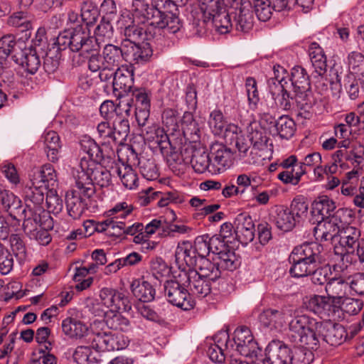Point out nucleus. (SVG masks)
Wrapping results in <instances>:
<instances>
[{"label": "nucleus", "instance_id": "obj_1", "mask_svg": "<svg viewBox=\"0 0 364 364\" xmlns=\"http://www.w3.org/2000/svg\"><path fill=\"white\" fill-rule=\"evenodd\" d=\"M221 271L208 259H199L197 269L180 273L181 281L191 295L204 298L210 293L211 282L220 277Z\"/></svg>", "mask_w": 364, "mask_h": 364}, {"label": "nucleus", "instance_id": "obj_2", "mask_svg": "<svg viewBox=\"0 0 364 364\" xmlns=\"http://www.w3.org/2000/svg\"><path fill=\"white\" fill-rule=\"evenodd\" d=\"M132 6L133 21L137 24L164 29L171 33H175L181 28L178 18L169 16L152 1L149 5L145 0H133Z\"/></svg>", "mask_w": 364, "mask_h": 364}, {"label": "nucleus", "instance_id": "obj_3", "mask_svg": "<svg viewBox=\"0 0 364 364\" xmlns=\"http://www.w3.org/2000/svg\"><path fill=\"white\" fill-rule=\"evenodd\" d=\"M360 230L348 223L341 230L338 243L334 247L335 259L341 263V269H346L358 261L364 262V238H360Z\"/></svg>", "mask_w": 364, "mask_h": 364}, {"label": "nucleus", "instance_id": "obj_4", "mask_svg": "<svg viewBox=\"0 0 364 364\" xmlns=\"http://www.w3.org/2000/svg\"><path fill=\"white\" fill-rule=\"evenodd\" d=\"M323 246L317 242L304 243L294 248L289 255V269L294 277H306L324 261Z\"/></svg>", "mask_w": 364, "mask_h": 364}, {"label": "nucleus", "instance_id": "obj_5", "mask_svg": "<svg viewBox=\"0 0 364 364\" xmlns=\"http://www.w3.org/2000/svg\"><path fill=\"white\" fill-rule=\"evenodd\" d=\"M75 178L77 185L87 198L95 194V184L103 188L112 183L110 172L93 160H87L85 156L80 159Z\"/></svg>", "mask_w": 364, "mask_h": 364}, {"label": "nucleus", "instance_id": "obj_6", "mask_svg": "<svg viewBox=\"0 0 364 364\" xmlns=\"http://www.w3.org/2000/svg\"><path fill=\"white\" fill-rule=\"evenodd\" d=\"M219 338V342L220 340L225 342V347L228 353L235 352L240 355L253 358H257L261 352L250 329L246 326L237 328L233 333L232 340L226 332H220Z\"/></svg>", "mask_w": 364, "mask_h": 364}, {"label": "nucleus", "instance_id": "obj_7", "mask_svg": "<svg viewBox=\"0 0 364 364\" xmlns=\"http://www.w3.org/2000/svg\"><path fill=\"white\" fill-rule=\"evenodd\" d=\"M105 322L95 320L91 323L90 343L92 348L99 351H112L124 349L129 340L124 335L119 333L105 331Z\"/></svg>", "mask_w": 364, "mask_h": 364}, {"label": "nucleus", "instance_id": "obj_8", "mask_svg": "<svg viewBox=\"0 0 364 364\" xmlns=\"http://www.w3.org/2000/svg\"><path fill=\"white\" fill-rule=\"evenodd\" d=\"M100 301L92 304V313L95 316H104L107 314L101 306L109 309V312L123 311L128 312L132 309L131 302L127 296L117 289L104 287L100 291Z\"/></svg>", "mask_w": 364, "mask_h": 364}, {"label": "nucleus", "instance_id": "obj_9", "mask_svg": "<svg viewBox=\"0 0 364 364\" xmlns=\"http://www.w3.org/2000/svg\"><path fill=\"white\" fill-rule=\"evenodd\" d=\"M346 213L347 210L339 208L331 217L321 220L316 219L314 221V223H317V225L314 228L316 238L328 241L339 235L341 230L347 223Z\"/></svg>", "mask_w": 364, "mask_h": 364}, {"label": "nucleus", "instance_id": "obj_10", "mask_svg": "<svg viewBox=\"0 0 364 364\" xmlns=\"http://www.w3.org/2000/svg\"><path fill=\"white\" fill-rule=\"evenodd\" d=\"M163 37L159 35L150 41H142L140 43H132L131 41H123L124 49L125 61L134 64H144L148 62L153 55L154 44L163 47L165 43Z\"/></svg>", "mask_w": 364, "mask_h": 364}, {"label": "nucleus", "instance_id": "obj_11", "mask_svg": "<svg viewBox=\"0 0 364 364\" xmlns=\"http://www.w3.org/2000/svg\"><path fill=\"white\" fill-rule=\"evenodd\" d=\"M164 294L171 304L183 310H189L193 307L191 296L181 281L180 274L177 280H168L164 284Z\"/></svg>", "mask_w": 364, "mask_h": 364}, {"label": "nucleus", "instance_id": "obj_12", "mask_svg": "<svg viewBox=\"0 0 364 364\" xmlns=\"http://www.w3.org/2000/svg\"><path fill=\"white\" fill-rule=\"evenodd\" d=\"M307 309L321 318L336 320L341 317V307L331 297L314 295L306 301Z\"/></svg>", "mask_w": 364, "mask_h": 364}, {"label": "nucleus", "instance_id": "obj_13", "mask_svg": "<svg viewBox=\"0 0 364 364\" xmlns=\"http://www.w3.org/2000/svg\"><path fill=\"white\" fill-rule=\"evenodd\" d=\"M250 143L243 135L236 136L235 146L237 160L246 165H262L270 156L260 152L257 149L250 146Z\"/></svg>", "mask_w": 364, "mask_h": 364}, {"label": "nucleus", "instance_id": "obj_14", "mask_svg": "<svg viewBox=\"0 0 364 364\" xmlns=\"http://www.w3.org/2000/svg\"><path fill=\"white\" fill-rule=\"evenodd\" d=\"M321 321L309 316L306 323L299 331L298 336L291 339L295 345L305 346L311 350H316L319 346L318 331Z\"/></svg>", "mask_w": 364, "mask_h": 364}, {"label": "nucleus", "instance_id": "obj_15", "mask_svg": "<svg viewBox=\"0 0 364 364\" xmlns=\"http://www.w3.org/2000/svg\"><path fill=\"white\" fill-rule=\"evenodd\" d=\"M210 173H223L232 165V152L230 148L220 143H213L210 146Z\"/></svg>", "mask_w": 364, "mask_h": 364}, {"label": "nucleus", "instance_id": "obj_16", "mask_svg": "<svg viewBox=\"0 0 364 364\" xmlns=\"http://www.w3.org/2000/svg\"><path fill=\"white\" fill-rule=\"evenodd\" d=\"M71 50L77 52L82 50L85 53L97 51L99 45L93 36H91L89 29L82 26H78L72 29Z\"/></svg>", "mask_w": 364, "mask_h": 364}, {"label": "nucleus", "instance_id": "obj_17", "mask_svg": "<svg viewBox=\"0 0 364 364\" xmlns=\"http://www.w3.org/2000/svg\"><path fill=\"white\" fill-rule=\"evenodd\" d=\"M346 328L341 324L333 323L330 321H321L318 331L319 342H323L332 346L342 344L347 338Z\"/></svg>", "mask_w": 364, "mask_h": 364}, {"label": "nucleus", "instance_id": "obj_18", "mask_svg": "<svg viewBox=\"0 0 364 364\" xmlns=\"http://www.w3.org/2000/svg\"><path fill=\"white\" fill-rule=\"evenodd\" d=\"M76 184V189L68 191L65 195V205L70 217L79 219L87 208L86 200L88 199Z\"/></svg>", "mask_w": 364, "mask_h": 364}, {"label": "nucleus", "instance_id": "obj_19", "mask_svg": "<svg viewBox=\"0 0 364 364\" xmlns=\"http://www.w3.org/2000/svg\"><path fill=\"white\" fill-rule=\"evenodd\" d=\"M233 225L236 237L242 244L247 245L254 240L255 224L248 214L237 215L233 221Z\"/></svg>", "mask_w": 364, "mask_h": 364}, {"label": "nucleus", "instance_id": "obj_20", "mask_svg": "<svg viewBox=\"0 0 364 364\" xmlns=\"http://www.w3.org/2000/svg\"><path fill=\"white\" fill-rule=\"evenodd\" d=\"M247 130L248 138L247 140L250 145L257 149L260 152L271 156V149L268 144L269 139L265 130L256 122L250 123Z\"/></svg>", "mask_w": 364, "mask_h": 364}, {"label": "nucleus", "instance_id": "obj_21", "mask_svg": "<svg viewBox=\"0 0 364 364\" xmlns=\"http://www.w3.org/2000/svg\"><path fill=\"white\" fill-rule=\"evenodd\" d=\"M234 26L237 31L249 32L253 27L254 16L251 4L245 0L239 8H237L234 16Z\"/></svg>", "mask_w": 364, "mask_h": 364}, {"label": "nucleus", "instance_id": "obj_22", "mask_svg": "<svg viewBox=\"0 0 364 364\" xmlns=\"http://www.w3.org/2000/svg\"><path fill=\"white\" fill-rule=\"evenodd\" d=\"M33 185L40 184L46 188H54L58 184V176L53 166L46 164L40 168L34 169L30 176Z\"/></svg>", "mask_w": 364, "mask_h": 364}, {"label": "nucleus", "instance_id": "obj_23", "mask_svg": "<svg viewBox=\"0 0 364 364\" xmlns=\"http://www.w3.org/2000/svg\"><path fill=\"white\" fill-rule=\"evenodd\" d=\"M181 127L185 139L190 143H197L201 136L202 123L191 112H185L181 120Z\"/></svg>", "mask_w": 364, "mask_h": 364}, {"label": "nucleus", "instance_id": "obj_24", "mask_svg": "<svg viewBox=\"0 0 364 364\" xmlns=\"http://www.w3.org/2000/svg\"><path fill=\"white\" fill-rule=\"evenodd\" d=\"M62 330L63 333L72 338H85L90 343L91 329L82 321L73 317H68L62 321Z\"/></svg>", "mask_w": 364, "mask_h": 364}, {"label": "nucleus", "instance_id": "obj_25", "mask_svg": "<svg viewBox=\"0 0 364 364\" xmlns=\"http://www.w3.org/2000/svg\"><path fill=\"white\" fill-rule=\"evenodd\" d=\"M269 92L276 106L283 110H290L294 107L293 97L290 96L284 85L268 80Z\"/></svg>", "mask_w": 364, "mask_h": 364}, {"label": "nucleus", "instance_id": "obj_26", "mask_svg": "<svg viewBox=\"0 0 364 364\" xmlns=\"http://www.w3.org/2000/svg\"><path fill=\"white\" fill-rule=\"evenodd\" d=\"M208 123L214 135L221 136L225 132H232L237 136L240 132L237 126L233 124H227L223 112L219 109H214L210 112Z\"/></svg>", "mask_w": 364, "mask_h": 364}, {"label": "nucleus", "instance_id": "obj_27", "mask_svg": "<svg viewBox=\"0 0 364 364\" xmlns=\"http://www.w3.org/2000/svg\"><path fill=\"white\" fill-rule=\"evenodd\" d=\"M11 58L29 74L36 73L41 65V60L36 50L31 48L21 50Z\"/></svg>", "mask_w": 364, "mask_h": 364}, {"label": "nucleus", "instance_id": "obj_28", "mask_svg": "<svg viewBox=\"0 0 364 364\" xmlns=\"http://www.w3.org/2000/svg\"><path fill=\"white\" fill-rule=\"evenodd\" d=\"M134 85V73L127 66L118 68L114 71L112 81L114 91H119V95L130 92Z\"/></svg>", "mask_w": 364, "mask_h": 364}, {"label": "nucleus", "instance_id": "obj_29", "mask_svg": "<svg viewBox=\"0 0 364 364\" xmlns=\"http://www.w3.org/2000/svg\"><path fill=\"white\" fill-rule=\"evenodd\" d=\"M266 351L271 364H291L293 357L287 346L272 342L267 346Z\"/></svg>", "mask_w": 364, "mask_h": 364}, {"label": "nucleus", "instance_id": "obj_30", "mask_svg": "<svg viewBox=\"0 0 364 364\" xmlns=\"http://www.w3.org/2000/svg\"><path fill=\"white\" fill-rule=\"evenodd\" d=\"M131 290L133 295L144 303L150 302L155 298L154 285L151 284V281L146 280L144 277L133 280Z\"/></svg>", "mask_w": 364, "mask_h": 364}, {"label": "nucleus", "instance_id": "obj_31", "mask_svg": "<svg viewBox=\"0 0 364 364\" xmlns=\"http://www.w3.org/2000/svg\"><path fill=\"white\" fill-rule=\"evenodd\" d=\"M139 24L132 21V24L125 26L124 34L126 39L124 41L140 43L150 41L154 39L155 33H152V28L139 26Z\"/></svg>", "mask_w": 364, "mask_h": 364}, {"label": "nucleus", "instance_id": "obj_32", "mask_svg": "<svg viewBox=\"0 0 364 364\" xmlns=\"http://www.w3.org/2000/svg\"><path fill=\"white\" fill-rule=\"evenodd\" d=\"M47 188L42 185L37 184L27 185L23 191L25 200L26 203V209L32 208L34 210L40 211L41 205L44 200V193Z\"/></svg>", "mask_w": 364, "mask_h": 364}, {"label": "nucleus", "instance_id": "obj_33", "mask_svg": "<svg viewBox=\"0 0 364 364\" xmlns=\"http://www.w3.org/2000/svg\"><path fill=\"white\" fill-rule=\"evenodd\" d=\"M81 149L86 153L89 159L87 160H93L95 162L100 161L105 158L110 157V150L108 146L103 144L101 146L95 143L91 139H85L80 142Z\"/></svg>", "mask_w": 364, "mask_h": 364}, {"label": "nucleus", "instance_id": "obj_34", "mask_svg": "<svg viewBox=\"0 0 364 364\" xmlns=\"http://www.w3.org/2000/svg\"><path fill=\"white\" fill-rule=\"evenodd\" d=\"M309 55L316 73L322 76L327 70L326 56L323 48L316 42L309 47Z\"/></svg>", "mask_w": 364, "mask_h": 364}, {"label": "nucleus", "instance_id": "obj_35", "mask_svg": "<svg viewBox=\"0 0 364 364\" xmlns=\"http://www.w3.org/2000/svg\"><path fill=\"white\" fill-rule=\"evenodd\" d=\"M294 104L295 103L296 107L299 109L298 115L305 119L310 118L313 105V99L310 90L306 91L300 90H294Z\"/></svg>", "mask_w": 364, "mask_h": 364}, {"label": "nucleus", "instance_id": "obj_36", "mask_svg": "<svg viewBox=\"0 0 364 364\" xmlns=\"http://www.w3.org/2000/svg\"><path fill=\"white\" fill-rule=\"evenodd\" d=\"M273 218L277 228L284 232L291 230L297 223L289 208L284 206L275 208Z\"/></svg>", "mask_w": 364, "mask_h": 364}, {"label": "nucleus", "instance_id": "obj_37", "mask_svg": "<svg viewBox=\"0 0 364 364\" xmlns=\"http://www.w3.org/2000/svg\"><path fill=\"white\" fill-rule=\"evenodd\" d=\"M124 51L123 43L122 44V47H118L112 44H107L103 48L102 55L104 63L107 68H117L123 60H125Z\"/></svg>", "mask_w": 364, "mask_h": 364}, {"label": "nucleus", "instance_id": "obj_38", "mask_svg": "<svg viewBox=\"0 0 364 364\" xmlns=\"http://www.w3.org/2000/svg\"><path fill=\"white\" fill-rule=\"evenodd\" d=\"M328 297H331L332 300H338L346 297L349 291L348 282L344 281L341 278H332L331 279L325 287Z\"/></svg>", "mask_w": 364, "mask_h": 364}, {"label": "nucleus", "instance_id": "obj_39", "mask_svg": "<svg viewBox=\"0 0 364 364\" xmlns=\"http://www.w3.org/2000/svg\"><path fill=\"white\" fill-rule=\"evenodd\" d=\"M335 209L334 201L326 196H322L313 203L312 215L316 217V219H324L331 217V213Z\"/></svg>", "mask_w": 364, "mask_h": 364}, {"label": "nucleus", "instance_id": "obj_40", "mask_svg": "<svg viewBox=\"0 0 364 364\" xmlns=\"http://www.w3.org/2000/svg\"><path fill=\"white\" fill-rule=\"evenodd\" d=\"M191 163L196 172L202 173L208 170L210 173V154L203 147L193 150Z\"/></svg>", "mask_w": 364, "mask_h": 364}, {"label": "nucleus", "instance_id": "obj_41", "mask_svg": "<svg viewBox=\"0 0 364 364\" xmlns=\"http://www.w3.org/2000/svg\"><path fill=\"white\" fill-rule=\"evenodd\" d=\"M105 326L109 328L127 332L132 329V325L128 318L119 314L118 312H109L105 315Z\"/></svg>", "mask_w": 364, "mask_h": 364}, {"label": "nucleus", "instance_id": "obj_42", "mask_svg": "<svg viewBox=\"0 0 364 364\" xmlns=\"http://www.w3.org/2000/svg\"><path fill=\"white\" fill-rule=\"evenodd\" d=\"M114 171L119 177L124 187L133 189L136 186L138 178L131 166L122 164L116 166Z\"/></svg>", "mask_w": 364, "mask_h": 364}, {"label": "nucleus", "instance_id": "obj_43", "mask_svg": "<svg viewBox=\"0 0 364 364\" xmlns=\"http://www.w3.org/2000/svg\"><path fill=\"white\" fill-rule=\"evenodd\" d=\"M219 333L217 334L214 338V343H212L207 350V354L210 359L218 363H223L225 360V358L228 357L230 358V353L226 350L225 347V342L223 340H220L218 341Z\"/></svg>", "mask_w": 364, "mask_h": 364}, {"label": "nucleus", "instance_id": "obj_44", "mask_svg": "<svg viewBox=\"0 0 364 364\" xmlns=\"http://www.w3.org/2000/svg\"><path fill=\"white\" fill-rule=\"evenodd\" d=\"M211 23L215 30L221 34H225L230 31L234 24L231 21L229 14L227 13L226 6H225L224 11L216 12L213 15Z\"/></svg>", "mask_w": 364, "mask_h": 364}, {"label": "nucleus", "instance_id": "obj_45", "mask_svg": "<svg viewBox=\"0 0 364 364\" xmlns=\"http://www.w3.org/2000/svg\"><path fill=\"white\" fill-rule=\"evenodd\" d=\"M38 210H34L32 208L25 209L23 212L24 214V221L23 223V228L25 234L30 237V236L37 231L41 225L40 214Z\"/></svg>", "mask_w": 364, "mask_h": 364}, {"label": "nucleus", "instance_id": "obj_46", "mask_svg": "<svg viewBox=\"0 0 364 364\" xmlns=\"http://www.w3.org/2000/svg\"><path fill=\"white\" fill-rule=\"evenodd\" d=\"M218 262L214 263L216 264L220 271V268L233 271L240 264L239 260L234 252V251L225 248L223 250H220L218 256Z\"/></svg>", "mask_w": 364, "mask_h": 364}, {"label": "nucleus", "instance_id": "obj_47", "mask_svg": "<svg viewBox=\"0 0 364 364\" xmlns=\"http://www.w3.org/2000/svg\"><path fill=\"white\" fill-rule=\"evenodd\" d=\"M291 81L294 90H309L310 82L309 75L304 68L300 66H295L291 70Z\"/></svg>", "mask_w": 364, "mask_h": 364}, {"label": "nucleus", "instance_id": "obj_48", "mask_svg": "<svg viewBox=\"0 0 364 364\" xmlns=\"http://www.w3.org/2000/svg\"><path fill=\"white\" fill-rule=\"evenodd\" d=\"M113 142L121 144L129 135L130 127L128 119L114 118L113 120Z\"/></svg>", "mask_w": 364, "mask_h": 364}, {"label": "nucleus", "instance_id": "obj_49", "mask_svg": "<svg viewBox=\"0 0 364 364\" xmlns=\"http://www.w3.org/2000/svg\"><path fill=\"white\" fill-rule=\"evenodd\" d=\"M306 172V168L303 165H296L280 172L278 174V178L286 184L297 185L301 176Z\"/></svg>", "mask_w": 364, "mask_h": 364}, {"label": "nucleus", "instance_id": "obj_50", "mask_svg": "<svg viewBox=\"0 0 364 364\" xmlns=\"http://www.w3.org/2000/svg\"><path fill=\"white\" fill-rule=\"evenodd\" d=\"M138 166L144 178L153 181L158 178L159 172L154 159L141 157L139 159Z\"/></svg>", "mask_w": 364, "mask_h": 364}, {"label": "nucleus", "instance_id": "obj_51", "mask_svg": "<svg viewBox=\"0 0 364 364\" xmlns=\"http://www.w3.org/2000/svg\"><path fill=\"white\" fill-rule=\"evenodd\" d=\"M309 316L306 314H299V310L294 308V316H291L289 318L291 320L288 323V337L289 340L293 337H297L299 331L301 329V326H304L306 323L307 318Z\"/></svg>", "mask_w": 364, "mask_h": 364}, {"label": "nucleus", "instance_id": "obj_52", "mask_svg": "<svg viewBox=\"0 0 364 364\" xmlns=\"http://www.w3.org/2000/svg\"><path fill=\"white\" fill-rule=\"evenodd\" d=\"M275 127L280 137L287 139L291 138L296 130L294 120L286 115L280 117L275 122Z\"/></svg>", "mask_w": 364, "mask_h": 364}, {"label": "nucleus", "instance_id": "obj_53", "mask_svg": "<svg viewBox=\"0 0 364 364\" xmlns=\"http://www.w3.org/2000/svg\"><path fill=\"white\" fill-rule=\"evenodd\" d=\"M200 10L203 16L211 19L216 12L224 11L225 2L223 0H198Z\"/></svg>", "mask_w": 364, "mask_h": 364}, {"label": "nucleus", "instance_id": "obj_54", "mask_svg": "<svg viewBox=\"0 0 364 364\" xmlns=\"http://www.w3.org/2000/svg\"><path fill=\"white\" fill-rule=\"evenodd\" d=\"M82 20L87 24H93L97 20L99 11L97 6L90 0H85L80 6Z\"/></svg>", "mask_w": 364, "mask_h": 364}, {"label": "nucleus", "instance_id": "obj_55", "mask_svg": "<svg viewBox=\"0 0 364 364\" xmlns=\"http://www.w3.org/2000/svg\"><path fill=\"white\" fill-rule=\"evenodd\" d=\"M195 252L191 242L184 241L179 243L176 249L175 257L177 262L191 263Z\"/></svg>", "mask_w": 364, "mask_h": 364}, {"label": "nucleus", "instance_id": "obj_56", "mask_svg": "<svg viewBox=\"0 0 364 364\" xmlns=\"http://www.w3.org/2000/svg\"><path fill=\"white\" fill-rule=\"evenodd\" d=\"M346 63L350 73L358 75L364 70V55L358 51L348 53Z\"/></svg>", "mask_w": 364, "mask_h": 364}, {"label": "nucleus", "instance_id": "obj_57", "mask_svg": "<svg viewBox=\"0 0 364 364\" xmlns=\"http://www.w3.org/2000/svg\"><path fill=\"white\" fill-rule=\"evenodd\" d=\"M73 358L77 364H92L97 362L95 355L88 346H77L73 354Z\"/></svg>", "mask_w": 364, "mask_h": 364}, {"label": "nucleus", "instance_id": "obj_58", "mask_svg": "<svg viewBox=\"0 0 364 364\" xmlns=\"http://www.w3.org/2000/svg\"><path fill=\"white\" fill-rule=\"evenodd\" d=\"M188 0H152L154 5L158 9H163L169 16L174 15L178 18V7L184 6Z\"/></svg>", "mask_w": 364, "mask_h": 364}, {"label": "nucleus", "instance_id": "obj_59", "mask_svg": "<svg viewBox=\"0 0 364 364\" xmlns=\"http://www.w3.org/2000/svg\"><path fill=\"white\" fill-rule=\"evenodd\" d=\"M294 307L284 306L280 309H273L274 329L282 328L285 326L287 320L291 316H294Z\"/></svg>", "mask_w": 364, "mask_h": 364}, {"label": "nucleus", "instance_id": "obj_60", "mask_svg": "<svg viewBox=\"0 0 364 364\" xmlns=\"http://www.w3.org/2000/svg\"><path fill=\"white\" fill-rule=\"evenodd\" d=\"M245 88L249 107L251 109H255L259 102V95L256 80L253 77H247L245 81Z\"/></svg>", "mask_w": 364, "mask_h": 364}, {"label": "nucleus", "instance_id": "obj_61", "mask_svg": "<svg viewBox=\"0 0 364 364\" xmlns=\"http://www.w3.org/2000/svg\"><path fill=\"white\" fill-rule=\"evenodd\" d=\"M46 203L48 210L53 214L60 213L63 208V200L54 188H49L47 191Z\"/></svg>", "mask_w": 364, "mask_h": 364}, {"label": "nucleus", "instance_id": "obj_62", "mask_svg": "<svg viewBox=\"0 0 364 364\" xmlns=\"http://www.w3.org/2000/svg\"><path fill=\"white\" fill-rule=\"evenodd\" d=\"M255 12L259 21H267L272 14V7L269 0H254Z\"/></svg>", "mask_w": 364, "mask_h": 364}, {"label": "nucleus", "instance_id": "obj_63", "mask_svg": "<svg viewBox=\"0 0 364 364\" xmlns=\"http://www.w3.org/2000/svg\"><path fill=\"white\" fill-rule=\"evenodd\" d=\"M132 205L127 202H119L113 208L107 210V215L109 218L115 220H124L132 213Z\"/></svg>", "mask_w": 364, "mask_h": 364}, {"label": "nucleus", "instance_id": "obj_64", "mask_svg": "<svg viewBox=\"0 0 364 364\" xmlns=\"http://www.w3.org/2000/svg\"><path fill=\"white\" fill-rule=\"evenodd\" d=\"M8 23L10 26L18 28L21 32L28 31L31 28L30 19L23 12L14 14L9 17Z\"/></svg>", "mask_w": 364, "mask_h": 364}]
</instances>
